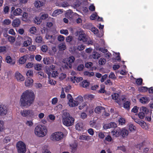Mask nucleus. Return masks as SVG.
Instances as JSON below:
<instances>
[{"instance_id": "1a4fd4ad", "label": "nucleus", "mask_w": 153, "mask_h": 153, "mask_svg": "<svg viewBox=\"0 0 153 153\" xmlns=\"http://www.w3.org/2000/svg\"><path fill=\"white\" fill-rule=\"evenodd\" d=\"M111 96L112 98L115 100L116 102L120 105H121L123 101L125 99V97L123 96L120 97L119 95L117 93H114L111 95Z\"/></svg>"}, {"instance_id": "b1692460", "label": "nucleus", "mask_w": 153, "mask_h": 153, "mask_svg": "<svg viewBox=\"0 0 153 153\" xmlns=\"http://www.w3.org/2000/svg\"><path fill=\"white\" fill-rule=\"evenodd\" d=\"M22 12V10L19 8H18L13 11V14L14 16H19L21 15Z\"/></svg>"}, {"instance_id": "9b49d317", "label": "nucleus", "mask_w": 153, "mask_h": 153, "mask_svg": "<svg viewBox=\"0 0 153 153\" xmlns=\"http://www.w3.org/2000/svg\"><path fill=\"white\" fill-rule=\"evenodd\" d=\"M66 15L68 16L69 15V17H70V16H72V15L76 16V18L78 17L76 19V22L77 23H80L82 22V19L79 17V15L76 13H73L71 10H68L66 13Z\"/></svg>"}, {"instance_id": "49530a36", "label": "nucleus", "mask_w": 153, "mask_h": 153, "mask_svg": "<svg viewBox=\"0 0 153 153\" xmlns=\"http://www.w3.org/2000/svg\"><path fill=\"white\" fill-rule=\"evenodd\" d=\"M60 33L61 34H63L65 36H67L69 34L68 31L67 29H62L60 30Z\"/></svg>"}, {"instance_id": "5fc2aeb1", "label": "nucleus", "mask_w": 153, "mask_h": 153, "mask_svg": "<svg viewBox=\"0 0 153 153\" xmlns=\"http://www.w3.org/2000/svg\"><path fill=\"white\" fill-rule=\"evenodd\" d=\"M87 105V103L86 102H84L80 105L79 107V108L80 110L83 109L84 107H86Z\"/></svg>"}, {"instance_id": "393cba45", "label": "nucleus", "mask_w": 153, "mask_h": 153, "mask_svg": "<svg viewBox=\"0 0 153 153\" xmlns=\"http://www.w3.org/2000/svg\"><path fill=\"white\" fill-rule=\"evenodd\" d=\"M84 126L82 123L81 122H79L77 123L76 125V129L79 131H81L83 129Z\"/></svg>"}, {"instance_id": "a18cd8bd", "label": "nucleus", "mask_w": 153, "mask_h": 153, "mask_svg": "<svg viewBox=\"0 0 153 153\" xmlns=\"http://www.w3.org/2000/svg\"><path fill=\"white\" fill-rule=\"evenodd\" d=\"M34 22L37 25L40 24L42 22V20L40 18L37 17H36L34 20Z\"/></svg>"}, {"instance_id": "2f4dec72", "label": "nucleus", "mask_w": 153, "mask_h": 153, "mask_svg": "<svg viewBox=\"0 0 153 153\" xmlns=\"http://www.w3.org/2000/svg\"><path fill=\"white\" fill-rule=\"evenodd\" d=\"M44 5V3L40 1H37L35 2V6L36 7H40Z\"/></svg>"}, {"instance_id": "c756f323", "label": "nucleus", "mask_w": 153, "mask_h": 153, "mask_svg": "<svg viewBox=\"0 0 153 153\" xmlns=\"http://www.w3.org/2000/svg\"><path fill=\"white\" fill-rule=\"evenodd\" d=\"M89 82L87 80H85L80 83V85L83 88H87L89 86Z\"/></svg>"}, {"instance_id": "4be33fe9", "label": "nucleus", "mask_w": 153, "mask_h": 153, "mask_svg": "<svg viewBox=\"0 0 153 153\" xmlns=\"http://www.w3.org/2000/svg\"><path fill=\"white\" fill-rule=\"evenodd\" d=\"M139 101L141 103L146 104L148 103L149 101V98L146 96L141 97L139 99Z\"/></svg>"}, {"instance_id": "e2e57ef3", "label": "nucleus", "mask_w": 153, "mask_h": 153, "mask_svg": "<svg viewBox=\"0 0 153 153\" xmlns=\"http://www.w3.org/2000/svg\"><path fill=\"white\" fill-rule=\"evenodd\" d=\"M6 48L4 46L0 47V53H3L6 52Z\"/></svg>"}, {"instance_id": "7ed1b4c3", "label": "nucleus", "mask_w": 153, "mask_h": 153, "mask_svg": "<svg viewBox=\"0 0 153 153\" xmlns=\"http://www.w3.org/2000/svg\"><path fill=\"white\" fill-rule=\"evenodd\" d=\"M48 131L46 127L41 125H37L34 131L35 134L38 137H43L47 134Z\"/></svg>"}, {"instance_id": "2eb2a0df", "label": "nucleus", "mask_w": 153, "mask_h": 153, "mask_svg": "<svg viewBox=\"0 0 153 153\" xmlns=\"http://www.w3.org/2000/svg\"><path fill=\"white\" fill-rule=\"evenodd\" d=\"M7 108L6 106L3 105H0V115H5L7 114Z\"/></svg>"}, {"instance_id": "680f3d73", "label": "nucleus", "mask_w": 153, "mask_h": 153, "mask_svg": "<svg viewBox=\"0 0 153 153\" xmlns=\"http://www.w3.org/2000/svg\"><path fill=\"white\" fill-rule=\"evenodd\" d=\"M105 140L107 141L111 142L113 141L110 135H107L105 137Z\"/></svg>"}, {"instance_id": "aec40b11", "label": "nucleus", "mask_w": 153, "mask_h": 153, "mask_svg": "<svg viewBox=\"0 0 153 153\" xmlns=\"http://www.w3.org/2000/svg\"><path fill=\"white\" fill-rule=\"evenodd\" d=\"M43 62L44 64L48 65L53 63V61L52 58H50L49 57H46L43 58Z\"/></svg>"}, {"instance_id": "4c0bfd02", "label": "nucleus", "mask_w": 153, "mask_h": 153, "mask_svg": "<svg viewBox=\"0 0 153 153\" xmlns=\"http://www.w3.org/2000/svg\"><path fill=\"white\" fill-rule=\"evenodd\" d=\"M130 105V103L128 101L125 102L123 104L124 108L128 110L129 109Z\"/></svg>"}, {"instance_id": "864d4df0", "label": "nucleus", "mask_w": 153, "mask_h": 153, "mask_svg": "<svg viewBox=\"0 0 153 153\" xmlns=\"http://www.w3.org/2000/svg\"><path fill=\"white\" fill-rule=\"evenodd\" d=\"M9 41L11 43H13L15 41V38L13 36H9L8 37Z\"/></svg>"}, {"instance_id": "f03ea898", "label": "nucleus", "mask_w": 153, "mask_h": 153, "mask_svg": "<svg viewBox=\"0 0 153 153\" xmlns=\"http://www.w3.org/2000/svg\"><path fill=\"white\" fill-rule=\"evenodd\" d=\"M74 119L69 113L64 112L62 115V122L64 125L66 126H70L73 125Z\"/></svg>"}, {"instance_id": "e433bc0d", "label": "nucleus", "mask_w": 153, "mask_h": 153, "mask_svg": "<svg viewBox=\"0 0 153 153\" xmlns=\"http://www.w3.org/2000/svg\"><path fill=\"white\" fill-rule=\"evenodd\" d=\"M128 129L131 131H134L136 129V127L132 124L129 123L128 124Z\"/></svg>"}, {"instance_id": "6e6552de", "label": "nucleus", "mask_w": 153, "mask_h": 153, "mask_svg": "<svg viewBox=\"0 0 153 153\" xmlns=\"http://www.w3.org/2000/svg\"><path fill=\"white\" fill-rule=\"evenodd\" d=\"M75 60L74 57L73 56H71L67 59H64L63 60V62L66 64V65H65V68H71L72 66V64L74 62Z\"/></svg>"}, {"instance_id": "20e7f679", "label": "nucleus", "mask_w": 153, "mask_h": 153, "mask_svg": "<svg viewBox=\"0 0 153 153\" xmlns=\"http://www.w3.org/2000/svg\"><path fill=\"white\" fill-rule=\"evenodd\" d=\"M67 134V132L66 131L63 134L62 132L58 131L52 133L51 136V139L53 141H60L62 140L63 138L66 136Z\"/></svg>"}, {"instance_id": "052dcab7", "label": "nucleus", "mask_w": 153, "mask_h": 153, "mask_svg": "<svg viewBox=\"0 0 153 153\" xmlns=\"http://www.w3.org/2000/svg\"><path fill=\"white\" fill-rule=\"evenodd\" d=\"M35 41L36 42L39 43H41L42 41V38L40 36H38L36 37Z\"/></svg>"}, {"instance_id": "37998d69", "label": "nucleus", "mask_w": 153, "mask_h": 153, "mask_svg": "<svg viewBox=\"0 0 153 153\" xmlns=\"http://www.w3.org/2000/svg\"><path fill=\"white\" fill-rule=\"evenodd\" d=\"M148 90V88L146 87H140L138 88V90L141 92H144Z\"/></svg>"}, {"instance_id": "473e14b6", "label": "nucleus", "mask_w": 153, "mask_h": 153, "mask_svg": "<svg viewBox=\"0 0 153 153\" xmlns=\"http://www.w3.org/2000/svg\"><path fill=\"white\" fill-rule=\"evenodd\" d=\"M62 12V10L60 9H57L55 10L52 14V16H56L59 14H61Z\"/></svg>"}, {"instance_id": "de8ad7c7", "label": "nucleus", "mask_w": 153, "mask_h": 153, "mask_svg": "<svg viewBox=\"0 0 153 153\" xmlns=\"http://www.w3.org/2000/svg\"><path fill=\"white\" fill-rule=\"evenodd\" d=\"M48 49V46L45 45H43L41 47V51L44 52H46Z\"/></svg>"}, {"instance_id": "ddd939ff", "label": "nucleus", "mask_w": 153, "mask_h": 153, "mask_svg": "<svg viewBox=\"0 0 153 153\" xmlns=\"http://www.w3.org/2000/svg\"><path fill=\"white\" fill-rule=\"evenodd\" d=\"M111 133L114 137H119L121 135V129L118 128L116 129H114L111 132Z\"/></svg>"}, {"instance_id": "f704fd0d", "label": "nucleus", "mask_w": 153, "mask_h": 153, "mask_svg": "<svg viewBox=\"0 0 153 153\" xmlns=\"http://www.w3.org/2000/svg\"><path fill=\"white\" fill-rule=\"evenodd\" d=\"M12 138L11 136H7L5 137L3 140V142L4 143H7L10 142Z\"/></svg>"}, {"instance_id": "13d9d810", "label": "nucleus", "mask_w": 153, "mask_h": 153, "mask_svg": "<svg viewBox=\"0 0 153 153\" xmlns=\"http://www.w3.org/2000/svg\"><path fill=\"white\" fill-rule=\"evenodd\" d=\"M108 77L109 78L113 79H115L116 78V77L114 73L112 72L110 73Z\"/></svg>"}, {"instance_id": "0eeeda50", "label": "nucleus", "mask_w": 153, "mask_h": 153, "mask_svg": "<svg viewBox=\"0 0 153 153\" xmlns=\"http://www.w3.org/2000/svg\"><path fill=\"white\" fill-rule=\"evenodd\" d=\"M76 36H78V39L79 40L83 42H85L87 41L88 40L87 37L82 30L80 29L76 31Z\"/></svg>"}, {"instance_id": "a19ab883", "label": "nucleus", "mask_w": 153, "mask_h": 153, "mask_svg": "<svg viewBox=\"0 0 153 153\" xmlns=\"http://www.w3.org/2000/svg\"><path fill=\"white\" fill-rule=\"evenodd\" d=\"M140 111L146 114L149 112L148 109L144 106H142L140 108Z\"/></svg>"}, {"instance_id": "6ab92c4d", "label": "nucleus", "mask_w": 153, "mask_h": 153, "mask_svg": "<svg viewBox=\"0 0 153 153\" xmlns=\"http://www.w3.org/2000/svg\"><path fill=\"white\" fill-rule=\"evenodd\" d=\"M128 134V131L125 128L121 129V135L123 138H127Z\"/></svg>"}, {"instance_id": "c03bdc74", "label": "nucleus", "mask_w": 153, "mask_h": 153, "mask_svg": "<svg viewBox=\"0 0 153 153\" xmlns=\"http://www.w3.org/2000/svg\"><path fill=\"white\" fill-rule=\"evenodd\" d=\"M42 65L40 64H36L35 66V69L37 71H39L41 70L42 68Z\"/></svg>"}, {"instance_id": "9d476101", "label": "nucleus", "mask_w": 153, "mask_h": 153, "mask_svg": "<svg viewBox=\"0 0 153 153\" xmlns=\"http://www.w3.org/2000/svg\"><path fill=\"white\" fill-rule=\"evenodd\" d=\"M67 97L68 100V104L69 106L72 107L77 106V103H75V100H74L71 95L68 94L67 95Z\"/></svg>"}, {"instance_id": "69168bd1", "label": "nucleus", "mask_w": 153, "mask_h": 153, "mask_svg": "<svg viewBox=\"0 0 153 153\" xmlns=\"http://www.w3.org/2000/svg\"><path fill=\"white\" fill-rule=\"evenodd\" d=\"M138 117L140 118L143 119L144 118L145 116V114L140 111L138 114Z\"/></svg>"}, {"instance_id": "338daca9", "label": "nucleus", "mask_w": 153, "mask_h": 153, "mask_svg": "<svg viewBox=\"0 0 153 153\" xmlns=\"http://www.w3.org/2000/svg\"><path fill=\"white\" fill-rule=\"evenodd\" d=\"M36 28L34 27H32L30 28V32L33 34H34L36 33Z\"/></svg>"}, {"instance_id": "cd10ccee", "label": "nucleus", "mask_w": 153, "mask_h": 153, "mask_svg": "<svg viewBox=\"0 0 153 153\" xmlns=\"http://www.w3.org/2000/svg\"><path fill=\"white\" fill-rule=\"evenodd\" d=\"M79 139L80 140L88 141L91 139V137L89 136L82 135L79 136Z\"/></svg>"}, {"instance_id": "3c124183", "label": "nucleus", "mask_w": 153, "mask_h": 153, "mask_svg": "<svg viewBox=\"0 0 153 153\" xmlns=\"http://www.w3.org/2000/svg\"><path fill=\"white\" fill-rule=\"evenodd\" d=\"M106 62V59L102 58H101L99 61V64L100 65H103L105 64Z\"/></svg>"}, {"instance_id": "603ef678", "label": "nucleus", "mask_w": 153, "mask_h": 153, "mask_svg": "<svg viewBox=\"0 0 153 153\" xmlns=\"http://www.w3.org/2000/svg\"><path fill=\"white\" fill-rule=\"evenodd\" d=\"M91 31L95 34H97V36L98 37H100L102 36H98L97 34L98 33V30L96 28L94 27L91 29Z\"/></svg>"}, {"instance_id": "09e8293b", "label": "nucleus", "mask_w": 153, "mask_h": 153, "mask_svg": "<svg viewBox=\"0 0 153 153\" xmlns=\"http://www.w3.org/2000/svg\"><path fill=\"white\" fill-rule=\"evenodd\" d=\"M59 73L57 71H53L51 74V76L52 77L56 78L59 76Z\"/></svg>"}, {"instance_id": "dca6fc26", "label": "nucleus", "mask_w": 153, "mask_h": 153, "mask_svg": "<svg viewBox=\"0 0 153 153\" xmlns=\"http://www.w3.org/2000/svg\"><path fill=\"white\" fill-rule=\"evenodd\" d=\"M5 61L7 63L11 65H13L16 63V60L14 59H13L10 56H6Z\"/></svg>"}, {"instance_id": "774afa93", "label": "nucleus", "mask_w": 153, "mask_h": 153, "mask_svg": "<svg viewBox=\"0 0 153 153\" xmlns=\"http://www.w3.org/2000/svg\"><path fill=\"white\" fill-rule=\"evenodd\" d=\"M84 68V65H79L77 67V70L79 71L83 70Z\"/></svg>"}, {"instance_id": "a878e982", "label": "nucleus", "mask_w": 153, "mask_h": 153, "mask_svg": "<svg viewBox=\"0 0 153 153\" xmlns=\"http://www.w3.org/2000/svg\"><path fill=\"white\" fill-rule=\"evenodd\" d=\"M25 123L26 126L29 128L33 127L34 125V123L32 120H27Z\"/></svg>"}, {"instance_id": "f257e3e1", "label": "nucleus", "mask_w": 153, "mask_h": 153, "mask_svg": "<svg viewBox=\"0 0 153 153\" xmlns=\"http://www.w3.org/2000/svg\"><path fill=\"white\" fill-rule=\"evenodd\" d=\"M34 99L35 94L32 90H27L24 91L20 97V106L25 108L30 106L33 102Z\"/></svg>"}, {"instance_id": "58836bf2", "label": "nucleus", "mask_w": 153, "mask_h": 153, "mask_svg": "<svg viewBox=\"0 0 153 153\" xmlns=\"http://www.w3.org/2000/svg\"><path fill=\"white\" fill-rule=\"evenodd\" d=\"M118 122L119 125L123 126L125 124L126 120L125 118L121 117L118 120Z\"/></svg>"}, {"instance_id": "6e6d98bb", "label": "nucleus", "mask_w": 153, "mask_h": 153, "mask_svg": "<svg viewBox=\"0 0 153 153\" xmlns=\"http://www.w3.org/2000/svg\"><path fill=\"white\" fill-rule=\"evenodd\" d=\"M85 48V46L82 44L79 45L77 47V49L79 51L84 50Z\"/></svg>"}, {"instance_id": "c85d7f7f", "label": "nucleus", "mask_w": 153, "mask_h": 153, "mask_svg": "<svg viewBox=\"0 0 153 153\" xmlns=\"http://www.w3.org/2000/svg\"><path fill=\"white\" fill-rule=\"evenodd\" d=\"M45 38L47 39L50 40V42H54L55 39V37L54 36H53L52 35H50L48 33L46 34Z\"/></svg>"}, {"instance_id": "4468645a", "label": "nucleus", "mask_w": 153, "mask_h": 153, "mask_svg": "<svg viewBox=\"0 0 153 153\" xmlns=\"http://www.w3.org/2000/svg\"><path fill=\"white\" fill-rule=\"evenodd\" d=\"M24 40L25 41L23 43V46L24 47L28 46L32 43V39L28 36H25L24 38Z\"/></svg>"}, {"instance_id": "5701e85b", "label": "nucleus", "mask_w": 153, "mask_h": 153, "mask_svg": "<svg viewBox=\"0 0 153 153\" xmlns=\"http://www.w3.org/2000/svg\"><path fill=\"white\" fill-rule=\"evenodd\" d=\"M28 58L27 55H25L20 58L19 60V63L20 64H23L26 61Z\"/></svg>"}, {"instance_id": "423d86ee", "label": "nucleus", "mask_w": 153, "mask_h": 153, "mask_svg": "<svg viewBox=\"0 0 153 153\" xmlns=\"http://www.w3.org/2000/svg\"><path fill=\"white\" fill-rule=\"evenodd\" d=\"M16 148L18 153H25L26 151L25 144L22 141H18L16 144Z\"/></svg>"}, {"instance_id": "bb28decb", "label": "nucleus", "mask_w": 153, "mask_h": 153, "mask_svg": "<svg viewBox=\"0 0 153 153\" xmlns=\"http://www.w3.org/2000/svg\"><path fill=\"white\" fill-rule=\"evenodd\" d=\"M102 111H105V108L101 106L97 107L94 110L95 112L98 114L101 113Z\"/></svg>"}, {"instance_id": "0e129e2a", "label": "nucleus", "mask_w": 153, "mask_h": 153, "mask_svg": "<svg viewBox=\"0 0 153 153\" xmlns=\"http://www.w3.org/2000/svg\"><path fill=\"white\" fill-rule=\"evenodd\" d=\"M57 39L59 42H62L65 39V37L62 35H59L58 36Z\"/></svg>"}, {"instance_id": "4d7b16f0", "label": "nucleus", "mask_w": 153, "mask_h": 153, "mask_svg": "<svg viewBox=\"0 0 153 153\" xmlns=\"http://www.w3.org/2000/svg\"><path fill=\"white\" fill-rule=\"evenodd\" d=\"M26 75L27 76H32L33 75V71L31 70H28L26 73Z\"/></svg>"}, {"instance_id": "ea45409f", "label": "nucleus", "mask_w": 153, "mask_h": 153, "mask_svg": "<svg viewBox=\"0 0 153 153\" xmlns=\"http://www.w3.org/2000/svg\"><path fill=\"white\" fill-rule=\"evenodd\" d=\"M84 75L90 77L93 76L94 74L93 72H89L88 71H85L84 72Z\"/></svg>"}, {"instance_id": "c9c22d12", "label": "nucleus", "mask_w": 153, "mask_h": 153, "mask_svg": "<svg viewBox=\"0 0 153 153\" xmlns=\"http://www.w3.org/2000/svg\"><path fill=\"white\" fill-rule=\"evenodd\" d=\"M11 23V20L8 19H5L2 22L3 25L4 26L9 25H10Z\"/></svg>"}, {"instance_id": "7c9ffc66", "label": "nucleus", "mask_w": 153, "mask_h": 153, "mask_svg": "<svg viewBox=\"0 0 153 153\" xmlns=\"http://www.w3.org/2000/svg\"><path fill=\"white\" fill-rule=\"evenodd\" d=\"M75 103H77V106L82 102L83 100L82 97L81 96L77 97L75 100Z\"/></svg>"}, {"instance_id": "8fccbe9b", "label": "nucleus", "mask_w": 153, "mask_h": 153, "mask_svg": "<svg viewBox=\"0 0 153 153\" xmlns=\"http://www.w3.org/2000/svg\"><path fill=\"white\" fill-rule=\"evenodd\" d=\"M59 79L60 80H62L66 77V74L64 73H61L59 75Z\"/></svg>"}, {"instance_id": "412c9836", "label": "nucleus", "mask_w": 153, "mask_h": 153, "mask_svg": "<svg viewBox=\"0 0 153 153\" xmlns=\"http://www.w3.org/2000/svg\"><path fill=\"white\" fill-rule=\"evenodd\" d=\"M71 80L73 83L79 82L83 79V78L81 77L74 76L71 78Z\"/></svg>"}, {"instance_id": "a211bd4d", "label": "nucleus", "mask_w": 153, "mask_h": 153, "mask_svg": "<svg viewBox=\"0 0 153 153\" xmlns=\"http://www.w3.org/2000/svg\"><path fill=\"white\" fill-rule=\"evenodd\" d=\"M21 20L18 18H16L12 22V25L15 27H19L21 24Z\"/></svg>"}, {"instance_id": "79ce46f5", "label": "nucleus", "mask_w": 153, "mask_h": 153, "mask_svg": "<svg viewBox=\"0 0 153 153\" xmlns=\"http://www.w3.org/2000/svg\"><path fill=\"white\" fill-rule=\"evenodd\" d=\"M92 57L94 59H97L100 56V55L98 53L94 52L92 55Z\"/></svg>"}, {"instance_id": "39448f33", "label": "nucleus", "mask_w": 153, "mask_h": 153, "mask_svg": "<svg viewBox=\"0 0 153 153\" xmlns=\"http://www.w3.org/2000/svg\"><path fill=\"white\" fill-rule=\"evenodd\" d=\"M20 114L23 117L34 118L37 115L34 110L30 109H25L20 111Z\"/></svg>"}, {"instance_id": "72a5a7b5", "label": "nucleus", "mask_w": 153, "mask_h": 153, "mask_svg": "<svg viewBox=\"0 0 153 153\" xmlns=\"http://www.w3.org/2000/svg\"><path fill=\"white\" fill-rule=\"evenodd\" d=\"M58 48L60 51H64L66 48V46L65 43H60L58 45Z\"/></svg>"}, {"instance_id": "f3484780", "label": "nucleus", "mask_w": 153, "mask_h": 153, "mask_svg": "<svg viewBox=\"0 0 153 153\" xmlns=\"http://www.w3.org/2000/svg\"><path fill=\"white\" fill-rule=\"evenodd\" d=\"M33 79L30 78H28L26 80L25 84L26 87H30L33 85Z\"/></svg>"}, {"instance_id": "f8f14e48", "label": "nucleus", "mask_w": 153, "mask_h": 153, "mask_svg": "<svg viewBox=\"0 0 153 153\" xmlns=\"http://www.w3.org/2000/svg\"><path fill=\"white\" fill-rule=\"evenodd\" d=\"M15 79L19 82L23 81L25 79V78L20 73L16 71L14 74Z\"/></svg>"}, {"instance_id": "bf43d9fd", "label": "nucleus", "mask_w": 153, "mask_h": 153, "mask_svg": "<svg viewBox=\"0 0 153 153\" xmlns=\"http://www.w3.org/2000/svg\"><path fill=\"white\" fill-rule=\"evenodd\" d=\"M73 40V37L71 36H67L66 39V41L67 42H71Z\"/></svg>"}]
</instances>
